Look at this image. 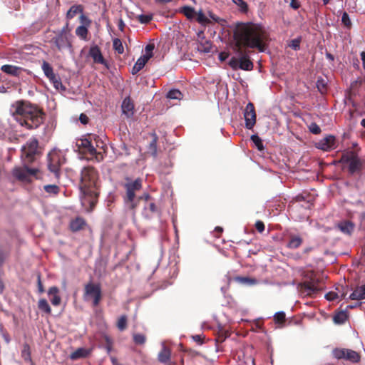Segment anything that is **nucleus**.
<instances>
[{"label": "nucleus", "mask_w": 365, "mask_h": 365, "mask_svg": "<svg viewBox=\"0 0 365 365\" xmlns=\"http://www.w3.org/2000/svg\"><path fill=\"white\" fill-rule=\"evenodd\" d=\"M235 46L240 56L239 68L244 71H252L253 63L248 55L242 50V46L257 48L259 51L265 49V41L268 38L267 32L261 26L252 24H239L234 31Z\"/></svg>", "instance_id": "nucleus-1"}, {"label": "nucleus", "mask_w": 365, "mask_h": 365, "mask_svg": "<svg viewBox=\"0 0 365 365\" xmlns=\"http://www.w3.org/2000/svg\"><path fill=\"white\" fill-rule=\"evenodd\" d=\"M99 175L93 166L84 167L81 171L79 189L83 195V204L89 205L88 212L93 210L99 196Z\"/></svg>", "instance_id": "nucleus-2"}, {"label": "nucleus", "mask_w": 365, "mask_h": 365, "mask_svg": "<svg viewBox=\"0 0 365 365\" xmlns=\"http://www.w3.org/2000/svg\"><path fill=\"white\" fill-rule=\"evenodd\" d=\"M13 115L21 117V124L29 129L37 128L43 123L45 113L37 106L26 101H18L13 104Z\"/></svg>", "instance_id": "nucleus-3"}, {"label": "nucleus", "mask_w": 365, "mask_h": 365, "mask_svg": "<svg viewBox=\"0 0 365 365\" xmlns=\"http://www.w3.org/2000/svg\"><path fill=\"white\" fill-rule=\"evenodd\" d=\"M41 154L38 140L36 138H30L21 149V159L23 164L33 163Z\"/></svg>", "instance_id": "nucleus-4"}, {"label": "nucleus", "mask_w": 365, "mask_h": 365, "mask_svg": "<svg viewBox=\"0 0 365 365\" xmlns=\"http://www.w3.org/2000/svg\"><path fill=\"white\" fill-rule=\"evenodd\" d=\"M48 168L50 172L54 174L57 182L61 177V167L65 164L66 158L60 150H53L47 156Z\"/></svg>", "instance_id": "nucleus-5"}, {"label": "nucleus", "mask_w": 365, "mask_h": 365, "mask_svg": "<svg viewBox=\"0 0 365 365\" xmlns=\"http://www.w3.org/2000/svg\"><path fill=\"white\" fill-rule=\"evenodd\" d=\"M341 163H348V170L351 175L360 173L363 169V161L358 157L354 151H346L339 161Z\"/></svg>", "instance_id": "nucleus-6"}, {"label": "nucleus", "mask_w": 365, "mask_h": 365, "mask_svg": "<svg viewBox=\"0 0 365 365\" xmlns=\"http://www.w3.org/2000/svg\"><path fill=\"white\" fill-rule=\"evenodd\" d=\"M29 164H24L23 166H16L12 169L11 175L18 181L25 183L32 182V176H36L38 173V168H29Z\"/></svg>", "instance_id": "nucleus-7"}, {"label": "nucleus", "mask_w": 365, "mask_h": 365, "mask_svg": "<svg viewBox=\"0 0 365 365\" xmlns=\"http://www.w3.org/2000/svg\"><path fill=\"white\" fill-rule=\"evenodd\" d=\"M102 297L101 284L90 282L84 286L83 297L85 299H92L93 307H97L100 304Z\"/></svg>", "instance_id": "nucleus-8"}, {"label": "nucleus", "mask_w": 365, "mask_h": 365, "mask_svg": "<svg viewBox=\"0 0 365 365\" xmlns=\"http://www.w3.org/2000/svg\"><path fill=\"white\" fill-rule=\"evenodd\" d=\"M54 36L51 39L50 43L53 49L61 51L66 48L72 49L73 37L54 31Z\"/></svg>", "instance_id": "nucleus-9"}, {"label": "nucleus", "mask_w": 365, "mask_h": 365, "mask_svg": "<svg viewBox=\"0 0 365 365\" xmlns=\"http://www.w3.org/2000/svg\"><path fill=\"white\" fill-rule=\"evenodd\" d=\"M41 68L45 76L57 90L65 91L66 87L62 84L59 76L54 73L52 66L46 61L42 63Z\"/></svg>", "instance_id": "nucleus-10"}, {"label": "nucleus", "mask_w": 365, "mask_h": 365, "mask_svg": "<svg viewBox=\"0 0 365 365\" xmlns=\"http://www.w3.org/2000/svg\"><path fill=\"white\" fill-rule=\"evenodd\" d=\"M332 353L334 357L339 360L345 359L352 363H357L360 361V355L352 349L336 348Z\"/></svg>", "instance_id": "nucleus-11"}, {"label": "nucleus", "mask_w": 365, "mask_h": 365, "mask_svg": "<svg viewBox=\"0 0 365 365\" xmlns=\"http://www.w3.org/2000/svg\"><path fill=\"white\" fill-rule=\"evenodd\" d=\"M80 26L75 30L76 35L81 40L87 41L88 35V28L91 26L92 21L86 15H80Z\"/></svg>", "instance_id": "nucleus-12"}, {"label": "nucleus", "mask_w": 365, "mask_h": 365, "mask_svg": "<svg viewBox=\"0 0 365 365\" xmlns=\"http://www.w3.org/2000/svg\"><path fill=\"white\" fill-rule=\"evenodd\" d=\"M244 117L245 127L250 130L252 129L256 123V113L252 103H248L247 104L244 112Z\"/></svg>", "instance_id": "nucleus-13"}, {"label": "nucleus", "mask_w": 365, "mask_h": 365, "mask_svg": "<svg viewBox=\"0 0 365 365\" xmlns=\"http://www.w3.org/2000/svg\"><path fill=\"white\" fill-rule=\"evenodd\" d=\"M300 286L302 292L310 296L317 293L322 289L319 282L315 280L305 281L301 283Z\"/></svg>", "instance_id": "nucleus-14"}, {"label": "nucleus", "mask_w": 365, "mask_h": 365, "mask_svg": "<svg viewBox=\"0 0 365 365\" xmlns=\"http://www.w3.org/2000/svg\"><path fill=\"white\" fill-rule=\"evenodd\" d=\"M125 187L126 189L127 201L133 202L135 196V191L140 190L142 187L141 180L137 179L132 182L126 183Z\"/></svg>", "instance_id": "nucleus-15"}, {"label": "nucleus", "mask_w": 365, "mask_h": 365, "mask_svg": "<svg viewBox=\"0 0 365 365\" xmlns=\"http://www.w3.org/2000/svg\"><path fill=\"white\" fill-rule=\"evenodd\" d=\"M317 145V148L322 150H331L336 148V138L334 135H329L319 140Z\"/></svg>", "instance_id": "nucleus-16"}, {"label": "nucleus", "mask_w": 365, "mask_h": 365, "mask_svg": "<svg viewBox=\"0 0 365 365\" xmlns=\"http://www.w3.org/2000/svg\"><path fill=\"white\" fill-rule=\"evenodd\" d=\"M122 113L127 118H132L134 115L135 106L130 96L125 97L121 104Z\"/></svg>", "instance_id": "nucleus-17"}, {"label": "nucleus", "mask_w": 365, "mask_h": 365, "mask_svg": "<svg viewBox=\"0 0 365 365\" xmlns=\"http://www.w3.org/2000/svg\"><path fill=\"white\" fill-rule=\"evenodd\" d=\"M89 56L96 63L105 65L106 63L100 48L97 45L93 46L90 48Z\"/></svg>", "instance_id": "nucleus-18"}, {"label": "nucleus", "mask_w": 365, "mask_h": 365, "mask_svg": "<svg viewBox=\"0 0 365 365\" xmlns=\"http://www.w3.org/2000/svg\"><path fill=\"white\" fill-rule=\"evenodd\" d=\"M152 57L151 53H145L140 56L132 68V74H137L141 69L143 68L148 60Z\"/></svg>", "instance_id": "nucleus-19"}, {"label": "nucleus", "mask_w": 365, "mask_h": 365, "mask_svg": "<svg viewBox=\"0 0 365 365\" xmlns=\"http://www.w3.org/2000/svg\"><path fill=\"white\" fill-rule=\"evenodd\" d=\"M83 6L81 4H74L71 6V8L68 10L66 14V19L68 21L73 19L75 16L78 14L80 15H85L83 13Z\"/></svg>", "instance_id": "nucleus-20"}, {"label": "nucleus", "mask_w": 365, "mask_h": 365, "mask_svg": "<svg viewBox=\"0 0 365 365\" xmlns=\"http://www.w3.org/2000/svg\"><path fill=\"white\" fill-rule=\"evenodd\" d=\"M86 225V220L81 217H77L70 222V229L72 232H78L83 230Z\"/></svg>", "instance_id": "nucleus-21"}, {"label": "nucleus", "mask_w": 365, "mask_h": 365, "mask_svg": "<svg viewBox=\"0 0 365 365\" xmlns=\"http://www.w3.org/2000/svg\"><path fill=\"white\" fill-rule=\"evenodd\" d=\"M303 242V239L298 235L290 234L287 247L289 249H297L299 247Z\"/></svg>", "instance_id": "nucleus-22"}, {"label": "nucleus", "mask_w": 365, "mask_h": 365, "mask_svg": "<svg viewBox=\"0 0 365 365\" xmlns=\"http://www.w3.org/2000/svg\"><path fill=\"white\" fill-rule=\"evenodd\" d=\"M1 69L3 72L12 76H19L23 71L22 68L13 65H4Z\"/></svg>", "instance_id": "nucleus-23"}, {"label": "nucleus", "mask_w": 365, "mask_h": 365, "mask_svg": "<svg viewBox=\"0 0 365 365\" xmlns=\"http://www.w3.org/2000/svg\"><path fill=\"white\" fill-rule=\"evenodd\" d=\"M58 293L59 289L57 287H51L48 291V295L53 296V297L51 299V302L53 306H58L61 302V298Z\"/></svg>", "instance_id": "nucleus-24"}, {"label": "nucleus", "mask_w": 365, "mask_h": 365, "mask_svg": "<svg viewBox=\"0 0 365 365\" xmlns=\"http://www.w3.org/2000/svg\"><path fill=\"white\" fill-rule=\"evenodd\" d=\"M90 353L91 351L89 349L81 347L72 352L70 355V358L72 360H77L78 359L87 357Z\"/></svg>", "instance_id": "nucleus-25"}, {"label": "nucleus", "mask_w": 365, "mask_h": 365, "mask_svg": "<svg viewBox=\"0 0 365 365\" xmlns=\"http://www.w3.org/2000/svg\"><path fill=\"white\" fill-rule=\"evenodd\" d=\"M352 300H361L365 299V285L357 287L349 296Z\"/></svg>", "instance_id": "nucleus-26"}, {"label": "nucleus", "mask_w": 365, "mask_h": 365, "mask_svg": "<svg viewBox=\"0 0 365 365\" xmlns=\"http://www.w3.org/2000/svg\"><path fill=\"white\" fill-rule=\"evenodd\" d=\"M337 227L343 233L351 235L354 230V225L351 221L345 220L339 223Z\"/></svg>", "instance_id": "nucleus-27"}, {"label": "nucleus", "mask_w": 365, "mask_h": 365, "mask_svg": "<svg viewBox=\"0 0 365 365\" xmlns=\"http://www.w3.org/2000/svg\"><path fill=\"white\" fill-rule=\"evenodd\" d=\"M171 351L170 349L163 346L162 350L159 352L158 359L161 363L166 364L170 359Z\"/></svg>", "instance_id": "nucleus-28"}, {"label": "nucleus", "mask_w": 365, "mask_h": 365, "mask_svg": "<svg viewBox=\"0 0 365 365\" xmlns=\"http://www.w3.org/2000/svg\"><path fill=\"white\" fill-rule=\"evenodd\" d=\"M180 12L183 14L187 19L191 20L193 19L195 16L196 15V12L194 8L189 6H184L180 9Z\"/></svg>", "instance_id": "nucleus-29"}, {"label": "nucleus", "mask_w": 365, "mask_h": 365, "mask_svg": "<svg viewBox=\"0 0 365 365\" xmlns=\"http://www.w3.org/2000/svg\"><path fill=\"white\" fill-rule=\"evenodd\" d=\"M158 212V208L154 202H150L145 206L143 215L146 218H150L152 215Z\"/></svg>", "instance_id": "nucleus-30"}, {"label": "nucleus", "mask_w": 365, "mask_h": 365, "mask_svg": "<svg viewBox=\"0 0 365 365\" xmlns=\"http://www.w3.org/2000/svg\"><path fill=\"white\" fill-rule=\"evenodd\" d=\"M38 308L43 312L50 314L51 309L46 299H41L38 302Z\"/></svg>", "instance_id": "nucleus-31"}, {"label": "nucleus", "mask_w": 365, "mask_h": 365, "mask_svg": "<svg viewBox=\"0 0 365 365\" xmlns=\"http://www.w3.org/2000/svg\"><path fill=\"white\" fill-rule=\"evenodd\" d=\"M347 319L346 313L344 311L339 312L334 316V322L335 324H344Z\"/></svg>", "instance_id": "nucleus-32"}, {"label": "nucleus", "mask_w": 365, "mask_h": 365, "mask_svg": "<svg viewBox=\"0 0 365 365\" xmlns=\"http://www.w3.org/2000/svg\"><path fill=\"white\" fill-rule=\"evenodd\" d=\"M43 190L46 192L57 195L60 192V187L56 185H46L43 186Z\"/></svg>", "instance_id": "nucleus-33"}, {"label": "nucleus", "mask_w": 365, "mask_h": 365, "mask_svg": "<svg viewBox=\"0 0 365 365\" xmlns=\"http://www.w3.org/2000/svg\"><path fill=\"white\" fill-rule=\"evenodd\" d=\"M113 49L119 54H122L124 52V48L120 39L116 38L113 41Z\"/></svg>", "instance_id": "nucleus-34"}, {"label": "nucleus", "mask_w": 365, "mask_h": 365, "mask_svg": "<svg viewBox=\"0 0 365 365\" xmlns=\"http://www.w3.org/2000/svg\"><path fill=\"white\" fill-rule=\"evenodd\" d=\"M127 317L122 315L119 317L117 322V327L120 331H123L127 328Z\"/></svg>", "instance_id": "nucleus-35"}, {"label": "nucleus", "mask_w": 365, "mask_h": 365, "mask_svg": "<svg viewBox=\"0 0 365 365\" xmlns=\"http://www.w3.org/2000/svg\"><path fill=\"white\" fill-rule=\"evenodd\" d=\"M166 96L170 99H181L182 94L178 89H172L167 93Z\"/></svg>", "instance_id": "nucleus-36"}, {"label": "nucleus", "mask_w": 365, "mask_h": 365, "mask_svg": "<svg viewBox=\"0 0 365 365\" xmlns=\"http://www.w3.org/2000/svg\"><path fill=\"white\" fill-rule=\"evenodd\" d=\"M21 356L24 358L25 361H31L30 346L29 344H24L23 349L21 351Z\"/></svg>", "instance_id": "nucleus-37"}, {"label": "nucleus", "mask_w": 365, "mask_h": 365, "mask_svg": "<svg viewBox=\"0 0 365 365\" xmlns=\"http://www.w3.org/2000/svg\"><path fill=\"white\" fill-rule=\"evenodd\" d=\"M133 341L136 344H144L146 341V336L143 334H133Z\"/></svg>", "instance_id": "nucleus-38"}, {"label": "nucleus", "mask_w": 365, "mask_h": 365, "mask_svg": "<svg viewBox=\"0 0 365 365\" xmlns=\"http://www.w3.org/2000/svg\"><path fill=\"white\" fill-rule=\"evenodd\" d=\"M57 32L67 35L68 36L73 37V35L71 34V28L70 27V23L69 21L66 20V22L65 25L62 27L61 30L56 31Z\"/></svg>", "instance_id": "nucleus-39"}, {"label": "nucleus", "mask_w": 365, "mask_h": 365, "mask_svg": "<svg viewBox=\"0 0 365 365\" xmlns=\"http://www.w3.org/2000/svg\"><path fill=\"white\" fill-rule=\"evenodd\" d=\"M197 14V21L202 25L210 24V21L205 16L202 11H200Z\"/></svg>", "instance_id": "nucleus-40"}, {"label": "nucleus", "mask_w": 365, "mask_h": 365, "mask_svg": "<svg viewBox=\"0 0 365 365\" xmlns=\"http://www.w3.org/2000/svg\"><path fill=\"white\" fill-rule=\"evenodd\" d=\"M251 140L259 150H262L264 149L262 140L257 135H252L251 136Z\"/></svg>", "instance_id": "nucleus-41"}, {"label": "nucleus", "mask_w": 365, "mask_h": 365, "mask_svg": "<svg viewBox=\"0 0 365 365\" xmlns=\"http://www.w3.org/2000/svg\"><path fill=\"white\" fill-rule=\"evenodd\" d=\"M138 21L143 24H148L153 19L152 14H140L137 17Z\"/></svg>", "instance_id": "nucleus-42"}, {"label": "nucleus", "mask_w": 365, "mask_h": 365, "mask_svg": "<svg viewBox=\"0 0 365 365\" xmlns=\"http://www.w3.org/2000/svg\"><path fill=\"white\" fill-rule=\"evenodd\" d=\"M232 1L239 7L242 12L246 13L248 11V5L244 0H232Z\"/></svg>", "instance_id": "nucleus-43"}, {"label": "nucleus", "mask_w": 365, "mask_h": 365, "mask_svg": "<svg viewBox=\"0 0 365 365\" xmlns=\"http://www.w3.org/2000/svg\"><path fill=\"white\" fill-rule=\"evenodd\" d=\"M153 138L149 145V149L153 152V155H155L157 152L158 136L155 133H153Z\"/></svg>", "instance_id": "nucleus-44"}, {"label": "nucleus", "mask_w": 365, "mask_h": 365, "mask_svg": "<svg viewBox=\"0 0 365 365\" xmlns=\"http://www.w3.org/2000/svg\"><path fill=\"white\" fill-rule=\"evenodd\" d=\"M274 319L276 323L282 324L285 322L286 316L284 312H277L274 316Z\"/></svg>", "instance_id": "nucleus-45"}, {"label": "nucleus", "mask_w": 365, "mask_h": 365, "mask_svg": "<svg viewBox=\"0 0 365 365\" xmlns=\"http://www.w3.org/2000/svg\"><path fill=\"white\" fill-rule=\"evenodd\" d=\"M341 22L347 29H350L351 27V21L349 14L346 12L343 13L341 16Z\"/></svg>", "instance_id": "nucleus-46"}, {"label": "nucleus", "mask_w": 365, "mask_h": 365, "mask_svg": "<svg viewBox=\"0 0 365 365\" xmlns=\"http://www.w3.org/2000/svg\"><path fill=\"white\" fill-rule=\"evenodd\" d=\"M309 131L315 135H318L321 133L322 130L320 127L316 123H312L309 126Z\"/></svg>", "instance_id": "nucleus-47"}, {"label": "nucleus", "mask_w": 365, "mask_h": 365, "mask_svg": "<svg viewBox=\"0 0 365 365\" xmlns=\"http://www.w3.org/2000/svg\"><path fill=\"white\" fill-rule=\"evenodd\" d=\"M300 42H301L300 38H294L291 41L289 46L294 51H297L300 48Z\"/></svg>", "instance_id": "nucleus-48"}, {"label": "nucleus", "mask_w": 365, "mask_h": 365, "mask_svg": "<svg viewBox=\"0 0 365 365\" xmlns=\"http://www.w3.org/2000/svg\"><path fill=\"white\" fill-rule=\"evenodd\" d=\"M229 65L232 68L237 69V68H239L240 58L235 57L231 58V59L229 61Z\"/></svg>", "instance_id": "nucleus-49"}, {"label": "nucleus", "mask_w": 365, "mask_h": 365, "mask_svg": "<svg viewBox=\"0 0 365 365\" xmlns=\"http://www.w3.org/2000/svg\"><path fill=\"white\" fill-rule=\"evenodd\" d=\"M325 298L328 301H334V300L339 298V296L338 293H336L335 292H329L325 294Z\"/></svg>", "instance_id": "nucleus-50"}, {"label": "nucleus", "mask_w": 365, "mask_h": 365, "mask_svg": "<svg viewBox=\"0 0 365 365\" xmlns=\"http://www.w3.org/2000/svg\"><path fill=\"white\" fill-rule=\"evenodd\" d=\"M92 144L91 141L88 139H82L81 140V144L79 146L85 150H86L88 147H91V145Z\"/></svg>", "instance_id": "nucleus-51"}, {"label": "nucleus", "mask_w": 365, "mask_h": 365, "mask_svg": "<svg viewBox=\"0 0 365 365\" xmlns=\"http://www.w3.org/2000/svg\"><path fill=\"white\" fill-rule=\"evenodd\" d=\"M255 228L259 232L262 233L265 228L264 222L260 220L257 221L255 223Z\"/></svg>", "instance_id": "nucleus-52"}, {"label": "nucleus", "mask_w": 365, "mask_h": 365, "mask_svg": "<svg viewBox=\"0 0 365 365\" xmlns=\"http://www.w3.org/2000/svg\"><path fill=\"white\" fill-rule=\"evenodd\" d=\"M37 284H38V291L40 294H42L44 292V287L42 284L41 280V275L38 274L37 277Z\"/></svg>", "instance_id": "nucleus-53"}, {"label": "nucleus", "mask_w": 365, "mask_h": 365, "mask_svg": "<svg viewBox=\"0 0 365 365\" xmlns=\"http://www.w3.org/2000/svg\"><path fill=\"white\" fill-rule=\"evenodd\" d=\"M7 257V254L0 249V267L4 264L6 258Z\"/></svg>", "instance_id": "nucleus-54"}, {"label": "nucleus", "mask_w": 365, "mask_h": 365, "mask_svg": "<svg viewBox=\"0 0 365 365\" xmlns=\"http://www.w3.org/2000/svg\"><path fill=\"white\" fill-rule=\"evenodd\" d=\"M79 120L83 124H87L88 123V117L83 113L80 115Z\"/></svg>", "instance_id": "nucleus-55"}, {"label": "nucleus", "mask_w": 365, "mask_h": 365, "mask_svg": "<svg viewBox=\"0 0 365 365\" xmlns=\"http://www.w3.org/2000/svg\"><path fill=\"white\" fill-rule=\"evenodd\" d=\"M290 6L292 9L297 10L300 7V4L297 1V0H292L290 2Z\"/></svg>", "instance_id": "nucleus-56"}, {"label": "nucleus", "mask_w": 365, "mask_h": 365, "mask_svg": "<svg viewBox=\"0 0 365 365\" xmlns=\"http://www.w3.org/2000/svg\"><path fill=\"white\" fill-rule=\"evenodd\" d=\"M86 150L91 155L97 153L96 148L92 144L91 145V147H88Z\"/></svg>", "instance_id": "nucleus-57"}, {"label": "nucleus", "mask_w": 365, "mask_h": 365, "mask_svg": "<svg viewBox=\"0 0 365 365\" xmlns=\"http://www.w3.org/2000/svg\"><path fill=\"white\" fill-rule=\"evenodd\" d=\"M86 150L91 155L97 153L96 148L92 144L91 145V147H88Z\"/></svg>", "instance_id": "nucleus-58"}, {"label": "nucleus", "mask_w": 365, "mask_h": 365, "mask_svg": "<svg viewBox=\"0 0 365 365\" xmlns=\"http://www.w3.org/2000/svg\"><path fill=\"white\" fill-rule=\"evenodd\" d=\"M209 16L216 23H219L221 21V19L217 16L215 14H214L212 12L209 13Z\"/></svg>", "instance_id": "nucleus-59"}, {"label": "nucleus", "mask_w": 365, "mask_h": 365, "mask_svg": "<svg viewBox=\"0 0 365 365\" xmlns=\"http://www.w3.org/2000/svg\"><path fill=\"white\" fill-rule=\"evenodd\" d=\"M154 44H148L146 46H145V51H146V53H152V51H153L154 49Z\"/></svg>", "instance_id": "nucleus-60"}, {"label": "nucleus", "mask_w": 365, "mask_h": 365, "mask_svg": "<svg viewBox=\"0 0 365 365\" xmlns=\"http://www.w3.org/2000/svg\"><path fill=\"white\" fill-rule=\"evenodd\" d=\"M240 280L243 282H249L250 284H253L255 282V279H251L249 277H241L240 278Z\"/></svg>", "instance_id": "nucleus-61"}, {"label": "nucleus", "mask_w": 365, "mask_h": 365, "mask_svg": "<svg viewBox=\"0 0 365 365\" xmlns=\"http://www.w3.org/2000/svg\"><path fill=\"white\" fill-rule=\"evenodd\" d=\"M125 23L124 21H123L122 19H120L118 20V27L119 29V30H120L121 31H123L124 28H125Z\"/></svg>", "instance_id": "nucleus-62"}, {"label": "nucleus", "mask_w": 365, "mask_h": 365, "mask_svg": "<svg viewBox=\"0 0 365 365\" xmlns=\"http://www.w3.org/2000/svg\"><path fill=\"white\" fill-rule=\"evenodd\" d=\"M93 156H95V159L96 160L97 162H101L103 160V155L101 154V153L100 152H98L97 151V153L96 154H94Z\"/></svg>", "instance_id": "nucleus-63"}, {"label": "nucleus", "mask_w": 365, "mask_h": 365, "mask_svg": "<svg viewBox=\"0 0 365 365\" xmlns=\"http://www.w3.org/2000/svg\"><path fill=\"white\" fill-rule=\"evenodd\" d=\"M361 58L363 63L364 68H365V51L361 52Z\"/></svg>", "instance_id": "nucleus-64"}]
</instances>
